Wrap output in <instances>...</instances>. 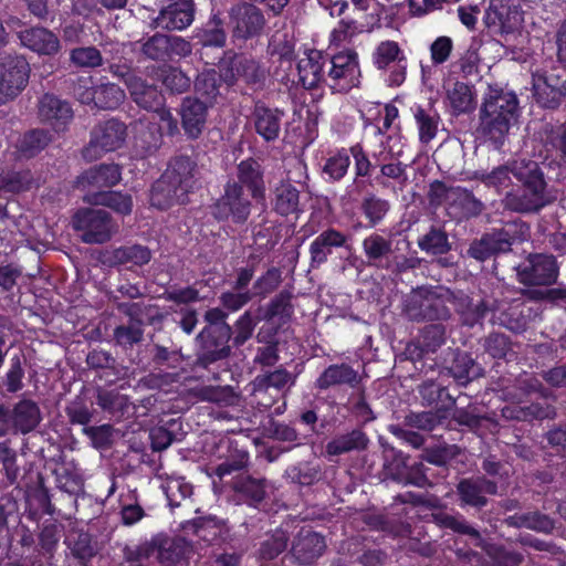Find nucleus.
Listing matches in <instances>:
<instances>
[{
    "label": "nucleus",
    "mask_w": 566,
    "mask_h": 566,
    "mask_svg": "<svg viewBox=\"0 0 566 566\" xmlns=\"http://www.w3.org/2000/svg\"><path fill=\"white\" fill-rule=\"evenodd\" d=\"M513 176L522 184V188L505 195L504 208L518 213H537L555 200L538 163L513 160Z\"/></svg>",
    "instance_id": "1"
},
{
    "label": "nucleus",
    "mask_w": 566,
    "mask_h": 566,
    "mask_svg": "<svg viewBox=\"0 0 566 566\" xmlns=\"http://www.w3.org/2000/svg\"><path fill=\"white\" fill-rule=\"evenodd\" d=\"M193 166L188 158L176 159L151 189L153 206L165 209L182 197L192 186Z\"/></svg>",
    "instance_id": "2"
},
{
    "label": "nucleus",
    "mask_w": 566,
    "mask_h": 566,
    "mask_svg": "<svg viewBox=\"0 0 566 566\" xmlns=\"http://www.w3.org/2000/svg\"><path fill=\"white\" fill-rule=\"evenodd\" d=\"M452 291L443 287H420L411 292L406 301L405 313L410 321H448Z\"/></svg>",
    "instance_id": "3"
},
{
    "label": "nucleus",
    "mask_w": 566,
    "mask_h": 566,
    "mask_svg": "<svg viewBox=\"0 0 566 566\" xmlns=\"http://www.w3.org/2000/svg\"><path fill=\"white\" fill-rule=\"evenodd\" d=\"M483 22L491 34L509 43L523 29V11L516 0H491Z\"/></svg>",
    "instance_id": "4"
},
{
    "label": "nucleus",
    "mask_w": 566,
    "mask_h": 566,
    "mask_svg": "<svg viewBox=\"0 0 566 566\" xmlns=\"http://www.w3.org/2000/svg\"><path fill=\"white\" fill-rule=\"evenodd\" d=\"M30 66L27 60L18 55L0 57V105L17 97L27 86Z\"/></svg>",
    "instance_id": "5"
},
{
    "label": "nucleus",
    "mask_w": 566,
    "mask_h": 566,
    "mask_svg": "<svg viewBox=\"0 0 566 566\" xmlns=\"http://www.w3.org/2000/svg\"><path fill=\"white\" fill-rule=\"evenodd\" d=\"M566 94V69L552 67L533 74V95L545 108H556Z\"/></svg>",
    "instance_id": "6"
},
{
    "label": "nucleus",
    "mask_w": 566,
    "mask_h": 566,
    "mask_svg": "<svg viewBox=\"0 0 566 566\" xmlns=\"http://www.w3.org/2000/svg\"><path fill=\"white\" fill-rule=\"evenodd\" d=\"M516 270L522 284L541 286L554 284L558 277L559 268L554 255L533 253Z\"/></svg>",
    "instance_id": "7"
},
{
    "label": "nucleus",
    "mask_w": 566,
    "mask_h": 566,
    "mask_svg": "<svg viewBox=\"0 0 566 566\" xmlns=\"http://www.w3.org/2000/svg\"><path fill=\"white\" fill-rule=\"evenodd\" d=\"M72 222L74 229L81 232L82 240L86 243H103L111 238L114 231V226L107 212L103 210H80L75 213Z\"/></svg>",
    "instance_id": "8"
},
{
    "label": "nucleus",
    "mask_w": 566,
    "mask_h": 566,
    "mask_svg": "<svg viewBox=\"0 0 566 566\" xmlns=\"http://www.w3.org/2000/svg\"><path fill=\"white\" fill-rule=\"evenodd\" d=\"M450 303L459 317V323L470 328L481 325L489 312H495L499 308L496 301L475 298L462 291L452 292Z\"/></svg>",
    "instance_id": "9"
},
{
    "label": "nucleus",
    "mask_w": 566,
    "mask_h": 566,
    "mask_svg": "<svg viewBox=\"0 0 566 566\" xmlns=\"http://www.w3.org/2000/svg\"><path fill=\"white\" fill-rule=\"evenodd\" d=\"M125 138V125L114 119L107 120L94 128L84 156L88 159H94L104 151L115 150L123 145Z\"/></svg>",
    "instance_id": "10"
},
{
    "label": "nucleus",
    "mask_w": 566,
    "mask_h": 566,
    "mask_svg": "<svg viewBox=\"0 0 566 566\" xmlns=\"http://www.w3.org/2000/svg\"><path fill=\"white\" fill-rule=\"evenodd\" d=\"M514 237L506 228L493 230L484 233L480 239H475L469 245L467 254L480 262L511 250Z\"/></svg>",
    "instance_id": "11"
},
{
    "label": "nucleus",
    "mask_w": 566,
    "mask_h": 566,
    "mask_svg": "<svg viewBox=\"0 0 566 566\" xmlns=\"http://www.w3.org/2000/svg\"><path fill=\"white\" fill-rule=\"evenodd\" d=\"M497 484L484 475L461 479L457 484V493L461 504L478 510L488 505L486 495L497 494Z\"/></svg>",
    "instance_id": "12"
},
{
    "label": "nucleus",
    "mask_w": 566,
    "mask_h": 566,
    "mask_svg": "<svg viewBox=\"0 0 566 566\" xmlns=\"http://www.w3.org/2000/svg\"><path fill=\"white\" fill-rule=\"evenodd\" d=\"M250 213L249 202L242 198L241 187L229 185L224 195L214 206L213 214L221 220H231L239 223L247 220Z\"/></svg>",
    "instance_id": "13"
},
{
    "label": "nucleus",
    "mask_w": 566,
    "mask_h": 566,
    "mask_svg": "<svg viewBox=\"0 0 566 566\" xmlns=\"http://www.w3.org/2000/svg\"><path fill=\"white\" fill-rule=\"evenodd\" d=\"M192 0H167L155 22L168 30H182L193 21Z\"/></svg>",
    "instance_id": "14"
},
{
    "label": "nucleus",
    "mask_w": 566,
    "mask_h": 566,
    "mask_svg": "<svg viewBox=\"0 0 566 566\" xmlns=\"http://www.w3.org/2000/svg\"><path fill=\"white\" fill-rule=\"evenodd\" d=\"M516 117H505L490 112H480V133L495 149L505 144L512 123Z\"/></svg>",
    "instance_id": "15"
},
{
    "label": "nucleus",
    "mask_w": 566,
    "mask_h": 566,
    "mask_svg": "<svg viewBox=\"0 0 566 566\" xmlns=\"http://www.w3.org/2000/svg\"><path fill=\"white\" fill-rule=\"evenodd\" d=\"M41 119L50 124L55 132H62L71 120L73 113L67 103L57 97L45 94L39 104Z\"/></svg>",
    "instance_id": "16"
},
{
    "label": "nucleus",
    "mask_w": 566,
    "mask_h": 566,
    "mask_svg": "<svg viewBox=\"0 0 566 566\" xmlns=\"http://www.w3.org/2000/svg\"><path fill=\"white\" fill-rule=\"evenodd\" d=\"M21 44L41 55H54L60 50L59 38L45 28H30L19 33Z\"/></svg>",
    "instance_id": "17"
},
{
    "label": "nucleus",
    "mask_w": 566,
    "mask_h": 566,
    "mask_svg": "<svg viewBox=\"0 0 566 566\" xmlns=\"http://www.w3.org/2000/svg\"><path fill=\"white\" fill-rule=\"evenodd\" d=\"M231 20L234 36L247 39L256 34L263 27V17L258 8L241 4L232 10Z\"/></svg>",
    "instance_id": "18"
},
{
    "label": "nucleus",
    "mask_w": 566,
    "mask_h": 566,
    "mask_svg": "<svg viewBox=\"0 0 566 566\" xmlns=\"http://www.w3.org/2000/svg\"><path fill=\"white\" fill-rule=\"evenodd\" d=\"M83 104L93 103L99 108L113 109L118 107L124 98V91L115 84H106L96 88H87L76 93Z\"/></svg>",
    "instance_id": "19"
},
{
    "label": "nucleus",
    "mask_w": 566,
    "mask_h": 566,
    "mask_svg": "<svg viewBox=\"0 0 566 566\" xmlns=\"http://www.w3.org/2000/svg\"><path fill=\"white\" fill-rule=\"evenodd\" d=\"M207 115L206 102L196 98H186L181 106V119L186 134L196 138L200 135Z\"/></svg>",
    "instance_id": "20"
},
{
    "label": "nucleus",
    "mask_w": 566,
    "mask_h": 566,
    "mask_svg": "<svg viewBox=\"0 0 566 566\" xmlns=\"http://www.w3.org/2000/svg\"><path fill=\"white\" fill-rule=\"evenodd\" d=\"M517 106L518 102L514 93L490 87L489 93L484 97L481 112L500 114L505 117H516Z\"/></svg>",
    "instance_id": "21"
},
{
    "label": "nucleus",
    "mask_w": 566,
    "mask_h": 566,
    "mask_svg": "<svg viewBox=\"0 0 566 566\" xmlns=\"http://www.w3.org/2000/svg\"><path fill=\"white\" fill-rule=\"evenodd\" d=\"M325 546V541L321 535L305 532L293 543L292 553L297 560L307 564L318 558Z\"/></svg>",
    "instance_id": "22"
},
{
    "label": "nucleus",
    "mask_w": 566,
    "mask_h": 566,
    "mask_svg": "<svg viewBox=\"0 0 566 566\" xmlns=\"http://www.w3.org/2000/svg\"><path fill=\"white\" fill-rule=\"evenodd\" d=\"M120 179L119 168L116 165H101L87 170L78 180L82 187H111Z\"/></svg>",
    "instance_id": "23"
},
{
    "label": "nucleus",
    "mask_w": 566,
    "mask_h": 566,
    "mask_svg": "<svg viewBox=\"0 0 566 566\" xmlns=\"http://www.w3.org/2000/svg\"><path fill=\"white\" fill-rule=\"evenodd\" d=\"M187 551L188 544L186 541L181 538L165 539L159 547H147L145 556L156 553L157 558L161 564L172 566L187 556Z\"/></svg>",
    "instance_id": "24"
},
{
    "label": "nucleus",
    "mask_w": 566,
    "mask_h": 566,
    "mask_svg": "<svg viewBox=\"0 0 566 566\" xmlns=\"http://www.w3.org/2000/svg\"><path fill=\"white\" fill-rule=\"evenodd\" d=\"M344 241L343 234L335 230H327L321 233L310 247L312 263L318 265L325 262L332 252V248L340 247Z\"/></svg>",
    "instance_id": "25"
},
{
    "label": "nucleus",
    "mask_w": 566,
    "mask_h": 566,
    "mask_svg": "<svg viewBox=\"0 0 566 566\" xmlns=\"http://www.w3.org/2000/svg\"><path fill=\"white\" fill-rule=\"evenodd\" d=\"M433 521L441 527L449 528L454 533L467 535L476 541L480 545L483 539L480 532L474 528L462 515H451L446 512L439 511L432 514Z\"/></svg>",
    "instance_id": "26"
},
{
    "label": "nucleus",
    "mask_w": 566,
    "mask_h": 566,
    "mask_svg": "<svg viewBox=\"0 0 566 566\" xmlns=\"http://www.w3.org/2000/svg\"><path fill=\"white\" fill-rule=\"evenodd\" d=\"M418 247L432 255H442L451 250L448 233L440 227L432 226L419 238Z\"/></svg>",
    "instance_id": "27"
},
{
    "label": "nucleus",
    "mask_w": 566,
    "mask_h": 566,
    "mask_svg": "<svg viewBox=\"0 0 566 566\" xmlns=\"http://www.w3.org/2000/svg\"><path fill=\"white\" fill-rule=\"evenodd\" d=\"M447 97L454 113H468L475 107L472 87L463 82L455 81L452 87L447 90Z\"/></svg>",
    "instance_id": "28"
},
{
    "label": "nucleus",
    "mask_w": 566,
    "mask_h": 566,
    "mask_svg": "<svg viewBox=\"0 0 566 566\" xmlns=\"http://www.w3.org/2000/svg\"><path fill=\"white\" fill-rule=\"evenodd\" d=\"M321 54L312 51L307 57L297 63L298 82L305 88L316 86L322 80V65L319 64Z\"/></svg>",
    "instance_id": "29"
},
{
    "label": "nucleus",
    "mask_w": 566,
    "mask_h": 566,
    "mask_svg": "<svg viewBox=\"0 0 566 566\" xmlns=\"http://www.w3.org/2000/svg\"><path fill=\"white\" fill-rule=\"evenodd\" d=\"M134 101L144 108H154L161 103V96L154 86L146 85L140 78L130 76L126 80Z\"/></svg>",
    "instance_id": "30"
},
{
    "label": "nucleus",
    "mask_w": 566,
    "mask_h": 566,
    "mask_svg": "<svg viewBox=\"0 0 566 566\" xmlns=\"http://www.w3.org/2000/svg\"><path fill=\"white\" fill-rule=\"evenodd\" d=\"M459 195H463L467 199L471 201L475 213H480L482 211V203L475 198H473V196L469 191L461 189L460 187H448L444 182L438 180L433 181L430 185L429 198L431 203L440 205L443 201L448 200L451 196Z\"/></svg>",
    "instance_id": "31"
},
{
    "label": "nucleus",
    "mask_w": 566,
    "mask_h": 566,
    "mask_svg": "<svg viewBox=\"0 0 566 566\" xmlns=\"http://www.w3.org/2000/svg\"><path fill=\"white\" fill-rule=\"evenodd\" d=\"M449 371L460 385H465L481 375V368L467 353L457 354Z\"/></svg>",
    "instance_id": "32"
},
{
    "label": "nucleus",
    "mask_w": 566,
    "mask_h": 566,
    "mask_svg": "<svg viewBox=\"0 0 566 566\" xmlns=\"http://www.w3.org/2000/svg\"><path fill=\"white\" fill-rule=\"evenodd\" d=\"M447 419L446 409L436 411L410 412L405 417L403 424L419 430L431 431Z\"/></svg>",
    "instance_id": "33"
},
{
    "label": "nucleus",
    "mask_w": 566,
    "mask_h": 566,
    "mask_svg": "<svg viewBox=\"0 0 566 566\" xmlns=\"http://www.w3.org/2000/svg\"><path fill=\"white\" fill-rule=\"evenodd\" d=\"M239 179L250 188L254 198L262 199L264 197V184L256 161H242L239 166Z\"/></svg>",
    "instance_id": "34"
},
{
    "label": "nucleus",
    "mask_w": 566,
    "mask_h": 566,
    "mask_svg": "<svg viewBox=\"0 0 566 566\" xmlns=\"http://www.w3.org/2000/svg\"><path fill=\"white\" fill-rule=\"evenodd\" d=\"M298 190L291 184L282 182L275 189L274 208L282 216L294 213L298 209Z\"/></svg>",
    "instance_id": "35"
},
{
    "label": "nucleus",
    "mask_w": 566,
    "mask_h": 566,
    "mask_svg": "<svg viewBox=\"0 0 566 566\" xmlns=\"http://www.w3.org/2000/svg\"><path fill=\"white\" fill-rule=\"evenodd\" d=\"M461 452V449L457 444H448L446 442L437 443L423 449L421 459L442 467L449 463L452 459L457 458Z\"/></svg>",
    "instance_id": "36"
},
{
    "label": "nucleus",
    "mask_w": 566,
    "mask_h": 566,
    "mask_svg": "<svg viewBox=\"0 0 566 566\" xmlns=\"http://www.w3.org/2000/svg\"><path fill=\"white\" fill-rule=\"evenodd\" d=\"M378 23L379 14L375 0H356V29L369 32Z\"/></svg>",
    "instance_id": "37"
},
{
    "label": "nucleus",
    "mask_w": 566,
    "mask_h": 566,
    "mask_svg": "<svg viewBox=\"0 0 566 566\" xmlns=\"http://www.w3.org/2000/svg\"><path fill=\"white\" fill-rule=\"evenodd\" d=\"M255 128L264 139H275L280 130L277 114L271 109L258 107L255 109Z\"/></svg>",
    "instance_id": "38"
},
{
    "label": "nucleus",
    "mask_w": 566,
    "mask_h": 566,
    "mask_svg": "<svg viewBox=\"0 0 566 566\" xmlns=\"http://www.w3.org/2000/svg\"><path fill=\"white\" fill-rule=\"evenodd\" d=\"M14 424L22 431H31L40 421V412L35 403L21 401L14 408Z\"/></svg>",
    "instance_id": "39"
},
{
    "label": "nucleus",
    "mask_w": 566,
    "mask_h": 566,
    "mask_svg": "<svg viewBox=\"0 0 566 566\" xmlns=\"http://www.w3.org/2000/svg\"><path fill=\"white\" fill-rule=\"evenodd\" d=\"M418 392L423 406H432L439 401H448L450 406L455 403V399L447 391L446 387L436 384L433 380H427L419 385Z\"/></svg>",
    "instance_id": "40"
},
{
    "label": "nucleus",
    "mask_w": 566,
    "mask_h": 566,
    "mask_svg": "<svg viewBox=\"0 0 566 566\" xmlns=\"http://www.w3.org/2000/svg\"><path fill=\"white\" fill-rule=\"evenodd\" d=\"M224 314L219 308H212L206 313V321L210 324L199 335L202 343H207L212 333H218L217 344H224L229 338V327L223 323Z\"/></svg>",
    "instance_id": "41"
},
{
    "label": "nucleus",
    "mask_w": 566,
    "mask_h": 566,
    "mask_svg": "<svg viewBox=\"0 0 566 566\" xmlns=\"http://www.w3.org/2000/svg\"><path fill=\"white\" fill-rule=\"evenodd\" d=\"M90 202L94 205L106 206L117 213L127 214L132 211V199L129 196L123 195L120 192H101L94 196L93 199H88Z\"/></svg>",
    "instance_id": "42"
},
{
    "label": "nucleus",
    "mask_w": 566,
    "mask_h": 566,
    "mask_svg": "<svg viewBox=\"0 0 566 566\" xmlns=\"http://www.w3.org/2000/svg\"><path fill=\"white\" fill-rule=\"evenodd\" d=\"M513 175V161L494 168L491 172H475V178L488 187H494L497 190L507 188L511 185V176Z\"/></svg>",
    "instance_id": "43"
},
{
    "label": "nucleus",
    "mask_w": 566,
    "mask_h": 566,
    "mask_svg": "<svg viewBox=\"0 0 566 566\" xmlns=\"http://www.w3.org/2000/svg\"><path fill=\"white\" fill-rule=\"evenodd\" d=\"M485 353L493 358L504 359L512 352L510 337L502 333H491L482 339Z\"/></svg>",
    "instance_id": "44"
},
{
    "label": "nucleus",
    "mask_w": 566,
    "mask_h": 566,
    "mask_svg": "<svg viewBox=\"0 0 566 566\" xmlns=\"http://www.w3.org/2000/svg\"><path fill=\"white\" fill-rule=\"evenodd\" d=\"M403 60L402 51L395 41H382L376 49L374 61L378 69L384 70L391 63Z\"/></svg>",
    "instance_id": "45"
},
{
    "label": "nucleus",
    "mask_w": 566,
    "mask_h": 566,
    "mask_svg": "<svg viewBox=\"0 0 566 566\" xmlns=\"http://www.w3.org/2000/svg\"><path fill=\"white\" fill-rule=\"evenodd\" d=\"M419 126V138L421 143H429L437 134L439 116L437 113H430L419 107L415 114Z\"/></svg>",
    "instance_id": "46"
},
{
    "label": "nucleus",
    "mask_w": 566,
    "mask_h": 566,
    "mask_svg": "<svg viewBox=\"0 0 566 566\" xmlns=\"http://www.w3.org/2000/svg\"><path fill=\"white\" fill-rule=\"evenodd\" d=\"M150 260L148 249L140 245L120 248L114 251V261L119 264L143 265Z\"/></svg>",
    "instance_id": "47"
},
{
    "label": "nucleus",
    "mask_w": 566,
    "mask_h": 566,
    "mask_svg": "<svg viewBox=\"0 0 566 566\" xmlns=\"http://www.w3.org/2000/svg\"><path fill=\"white\" fill-rule=\"evenodd\" d=\"M31 179L29 174L8 172L0 176V197H7L29 188Z\"/></svg>",
    "instance_id": "48"
},
{
    "label": "nucleus",
    "mask_w": 566,
    "mask_h": 566,
    "mask_svg": "<svg viewBox=\"0 0 566 566\" xmlns=\"http://www.w3.org/2000/svg\"><path fill=\"white\" fill-rule=\"evenodd\" d=\"M486 554L491 560V566H518L523 560L520 553L499 545H491L486 549Z\"/></svg>",
    "instance_id": "49"
},
{
    "label": "nucleus",
    "mask_w": 566,
    "mask_h": 566,
    "mask_svg": "<svg viewBox=\"0 0 566 566\" xmlns=\"http://www.w3.org/2000/svg\"><path fill=\"white\" fill-rule=\"evenodd\" d=\"M360 209L371 226L380 221L389 209L386 200H382L374 195L363 199Z\"/></svg>",
    "instance_id": "50"
},
{
    "label": "nucleus",
    "mask_w": 566,
    "mask_h": 566,
    "mask_svg": "<svg viewBox=\"0 0 566 566\" xmlns=\"http://www.w3.org/2000/svg\"><path fill=\"white\" fill-rule=\"evenodd\" d=\"M421 344L428 352H436L446 342V327L442 324H431L421 331Z\"/></svg>",
    "instance_id": "51"
},
{
    "label": "nucleus",
    "mask_w": 566,
    "mask_h": 566,
    "mask_svg": "<svg viewBox=\"0 0 566 566\" xmlns=\"http://www.w3.org/2000/svg\"><path fill=\"white\" fill-rule=\"evenodd\" d=\"M455 72L464 80L479 77V55L475 51H467L454 64Z\"/></svg>",
    "instance_id": "52"
},
{
    "label": "nucleus",
    "mask_w": 566,
    "mask_h": 566,
    "mask_svg": "<svg viewBox=\"0 0 566 566\" xmlns=\"http://www.w3.org/2000/svg\"><path fill=\"white\" fill-rule=\"evenodd\" d=\"M525 528L543 533L552 534L555 528V521L537 510L525 512Z\"/></svg>",
    "instance_id": "53"
},
{
    "label": "nucleus",
    "mask_w": 566,
    "mask_h": 566,
    "mask_svg": "<svg viewBox=\"0 0 566 566\" xmlns=\"http://www.w3.org/2000/svg\"><path fill=\"white\" fill-rule=\"evenodd\" d=\"M363 249L369 260H378L390 252L391 244L379 234H371L363 242Z\"/></svg>",
    "instance_id": "54"
},
{
    "label": "nucleus",
    "mask_w": 566,
    "mask_h": 566,
    "mask_svg": "<svg viewBox=\"0 0 566 566\" xmlns=\"http://www.w3.org/2000/svg\"><path fill=\"white\" fill-rule=\"evenodd\" d=\"M523 415L522 421L530 422L533 420L555 419L557 410L553 405L546 402H532L523 406Z\"/></svg>",
    "instance_id": "55"
},
{
    "label": "nucleus",
    "mask_w": 566,
    "mask_h": 566,
    "mask_svg": "<svg viewBox=\"0 0 566 566\" xmlns=\"http://www.w3.org/2000/svg\"><path fill=\"white\" fill-rule=\"evenodd\" d=\"M71 60L81 67H96L103 61L99 51L93 46L74 49L71 52Z\"/></svg>",
    "instance_id": "56"
},
{
    "label": "nucleus",
    "mask_w": 566,
    "mask_h": 566,
    "mask_svg": "<svg viewBox=\"0 0 566 566\" xmlns=\"http://www.w3.org/2000/svg\"><path fill=\"white\" fill-rule=\"evenodd\" d=\"M164 491L171 506H178L179 501L187 499L192 493V488L182 479H174L166 483Z\"/></svg>",
    "instance_id": "57"
},
{
    "label": "nucleus",
    "mask_w": 566,
    "mask_h": 566,
    "mask_svg": "<svg viewBox=\"0 0 566 566\" xmlns=\"http://www.w3.org/2000/svg\"><path fill=\"white\" fill-rule=\"evenodd\" d=\"M350 379V369L344 365L331 366L317 379V386L322 389Z\"/></svg>",
    "instance_id": "58"
},
{
    "label": "nucleus",
    "mask_w": 566,
    "mask_h": 566,
    "mask_svg": "<svg viewBox=\"0 0 566 566\" xmlns=\"http://www.w3.org/2000/svg\"><path fill=\"white\" fill-rule=\"evenodd\" d=\"M196 87L198 93L206 98V103L214 99L218 94L216 71L209 70L201 73L197 78Z\"/></svg>",
    "instance_id": "59"
},
{
    "label": "nucleus",
    "mask_w": 566,
    "mask_h": 566,
    "mask_svg": "<svg viewBox=\"0 0 566 566\" xmlns=\"http://www.w3.org/2000/svg\"><path fill=\"white\" fill-rule=\"evenodd\" d=\"M286 535L283 531H276L266 539L260 549V554L265 559H272L281 554L286 547Z\"/></svg>",
    "instance_id": "60"
},
{
    "label": "nucleus",
    "mask_w": 566,
    "mask_h": 566,
    "mask_svg": "<svg viewBox=\"0 0 566 566\" xmlns=\"http://www.w3.org/2000/svg\"><path fill=\"white\" fill-rule=\"evenodd\" d=\"M203 45L222 46L226 41L224 31L220 28V21L213 18L199 34Z\"/></svg>",
    "instance_id": "61"
},
{
    "label": "nucleus",
    "mask_w": 566,
    "mask_h": 566,
    "mask_svg": "<svg viewBox=\"0 0 566 566\" xmlns=\"http://www.w3.org/2000/svg\"><path fill=\"white\" fill-rule=\"evenodd\" d=\"M453 49V42L449 36H439L430 45V54L433 64H442L448 61Z\"/></svg>",
    "instance_id": "62"
},
{
    "label": "nucleus",
    "mask_w": 566,
    "mask_h": 566,
    "mask_svg": "<svg viewBox=\"0 0 566 566\" xmlns=\"http://www.w3.org/2000/svg\"><path fill=\"white\" fill-rule=\"evenodd\" d=\"M50 140L48 134L43 130H33L23 137L21 150L27 156H32L42 149Z\"/></svg>",
    "instance_id": "63"
},
{
    "label": "nucleus",
    "mask_w": 566,
    "mask_h": 566,
    "mask_svg": "<svg viewBox=\"0 0 566 566\" xmlns=\"http://www.w3.org/2000/svg\"><path fill=\"white\" fill-rule=\"evenodd\" d=\"M350 160L349 157L345 154H338L336 156L331 157L324 166V172L328 175L332 179L342 178L348 167Z\"/></svg>",
    "instance_id": "64"
}]
</instances>
